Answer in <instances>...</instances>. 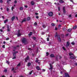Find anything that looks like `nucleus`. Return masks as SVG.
<instances>
[{"label": "nucleus", "mask_w": 77, "mask_h": 77, "mask_svg": "<svg viewBox=\"0 0 77 77\" xmlns=\"http://www.w3.org/2000/svg\"><path fill=\"white\" fill-rule=\"evenodd\" d=\"M15 16H13L11 18V20L12 21H14V19H15Z\"/></svg>", "instance_id": "13"}, {"label": "nucleus", "mask_w": 77, "mask_h": 77, "mask_svg": "<svg viewBox=\"0 0 77 77\" xmlns=\"http://www.w3.org/2000/svg\"><path fill=\"white\" fill-rule=\"evenodd\" d=\"M36 18L38 19L39 18V16H36Z\"/></svg>", "instance_id": "48"}, {"label": "nucleus", "mask_w": 77, "mask_h": 77, "mask_svg": "<svg viewBox=\"0 0 77 77\" xmlns=\"http://www.w3.org/2000/svg\"><path fill=\"white\" fill-rule=\"evenodd\" d=\"M50 56L51 57H54V54H52L50 55Z\"/></svg>", "instance_id": "12"}, {"label": "nucleus", "mask_w": 77, "mask_h": 77, "mask_svg": "<svg viewBox=\"0 0 77 77\" xmlns=\"http://www.w3.org/2000/svg\"><path fill=\"white\" fill-rule=\"evenodd\" d=\"M71 30H72V29H69L67 31L68 32H71Z\"/></svg>", "instance_id": "25"}, {"label": "nucleus", "mask_w": 77, "mask_h": 77, "mask_svg": "<svg viewBox=\"0 0 77 77\" xmlns=\"http://www.w3.org/2000/svg\"><path fill=\"white\" fill-rule=\"evenodd\" d=\"M65 75L66 76V77H70L69 76V75L68 73H65Z\"/></svg>", "instance_id": "16"}, {"label": "nucleus", "mask_w": 77, "mask_h": 77, "mask_svg": "<svg viewBox=\"0 0 77 77\" xmlns=\"http://www.w3.org/2000/svg\"><path fill=\"white\" fill-rule=\"evenodd\" d=\"M42 35H44V34H45V32H42Z\"/></svg>", "instance_id": "49"}, {"label": "nucleus", "mask_w": 77, "mask_h": 77, "mask_svg": "<svg viewBox=\"0 0 77 77\" xmlns=\"http://www.w3.org/2000/svg\"><path fill=\"white\" fill-rule=\"evenodd\" d=\"M46 56H48V55L49 54V53H48V52H46Z\"/></svg>", "instance_id": "38"}, {"label": "nucleus", "mask_w": 77, "mask_h": 77, "mask_svg": "<svg viewBox=\"0 0 77 77\" xmlns=\"http://www.w3.org/2000/svg\"><path fill=\"white\" fill-rule=\"evenodd\" d=\"M71 44H72V45H75V43L73 42H71Z\"/></svg>", "instance_id": "31"}, {"label": "nucleus", "mask_w": 77, "mask_h": 77, "mask_svg": "<svg viewBox=\"0 0 77 77\" xmlns=\"http://www.w3.org/2000/svg\"><path fill=\"white\" fill-rule=\"evenodd\" d=\"M5 45H2V47L3 48H5Z\"/></svg>", "instance_id": "55"}, {"label": "nucleus", "mask_w": 77, "mask_h": 77, "mask_svg": "<svg viewBox=\"0 0 77 77\" xmlns=\"http://www.w3.org/2000/svg\"><path fill=\"white\" fill-rule=\"evenodd\" d=\"M39 60H38V58H36V60L35 61V62H38Z\"/></svg>", "instance_id": "29"}, {"label": "nucleus", "mask_w": 77, "mask_h": 77, "mask_svg": "<svg viewBox=\"0 0 77 77\" xmlns=\"http://www.w3.org/2000/svg\"><path fill=\"white\" fill-rule=\"evenodd\" d=\"M7 3L8 4H9V1H7Z\"/></svg>", "instance_id": "53"}, {"label": "nucleus", "mask_w": 77, "mask_h": 77, "mask_svg": "<svg viewBox=\"0 0 77 77\" xmlns=\"http://www.w3.org/2000/svg\"><path fill=\"white\" fill-rule=\"evenodd\" d=\"M20 47V46H19V45H17L16 46L17 47Z\"/></svg>", "instance_id": "64"}, {"label": "nucleus", "mask_w": 77, "mask_h": 77, "mask_svg": "<svg viewBox=\"0 0 77 77\" xmlns=\"http://www.w3.org/2000/svg\"><path fill=\"white\" fill-rule=\"evenodd\" d=\"M32 35V32H30L29 34L28 35L29 36H31Z\"/></svg>", "instance_id": "27"}, {"label": "nucleus", "mask_w": 77, "mask_h": 77, "mask_svg": "<svg viewBox=\"0 0 77 77\" xmlns=\"http://www.w3.org/2000/svg\"><path fill=\"white\" fill-rule=\"evenodd\" d=\"M77 26H74L73 27V29H76V28H77Z\"/></svg>", "instance_id": "32"}, {"label": "nucleus", "mask_w": 77, "mask_h": 77, "mask_svg": "<svg viewBox=\"0 0 77 77\" xmlns=\"http://www.w3.org/2000/svg\"><path fill=\"white\" fill-rule=\"evenodd\" d=\"M32 39H34V40H36V37H32Z\"/></svg>", "instance_id": "28"}, {"label": "nucleus", "mask_w": 77, "mask_h": 77, "mask_svg": "<svg viewBox=\"0 0 77 77\" xmlns=\"http://www.w3.org/2000/svg\"><path fill=\"white\" fill-rule=\"evenodd\" d=\"M69 56H72V55H73V54L72 53H69Z\"/></svg>", "instance_id": "24"}, {"label": "nucleus", "mask_w": 77, "mask_h": 77, "mask_svg": "<svg viewBox=\"0 0 77 77\" xmlns=\"http://www.w3.org/2000/svg\"><path fill=\"white\" fill-rule=\"evenodd\" d=\"M25 21H26V19H24L22 20V21L21 22V23H23V22H25Z\"/></svg>", "instance_id": "17"}, {"label": "nucleus", "mask_w": 77, "mask_h": 77, "mask_svg": "<svg viewBox=\"0 0 77 77\" xmlns=\"http://www.w3.org/2000/svg\"><path fill=\"white\" fill-rule=\"evenodd\" d=\"M29 59V56H27L25 59V61L26 62H27V60H28Z\"/></svg>", "instance_id": "4"}, {"label": "nucleus", "mask_w": 77, "mask_h": 77, "mask_svg": "<svg viewBox=\"0 0 77 77\" xmlns=\"http://www.w3.org/2000/svg\"><path fill=\"white\" fill-rule=\"evenodd\" d=\"M50 68H49V69H53V66L51 64V63L49 64Z\"/></svg>", "instance_id": "7"}, {"label": "nucleus", "mask_w": 77, "mask_h": 77, "mask_svg": "<svg viewBox=\"0 0 77 77\" xmlns=\"http://www.w3.org/2000/svg\"><path fill=\"white\" fill-rule=\"evenodd\" d=\"M35 15H38V13H35Z\"/></svg>", "instance_id": "56"}, {"label": "nucleus", "mask_w": 77, "mask_h": 77, "mask_svg": "<svg viewBox=\"0 0 77 77\" xmlns=\"http://www.w3.org/2000/svg\"><path fill=\"white\" fill-rule=\"evenodd\" d=\"M2 17L3 18V19H5V17H4V16H2Z\"/></svg>", "instance_id": "60"}, {"label": "nucleus", "mask_w": 77, "mask_h": 77, "mask_svg": "<svg viewBox=\"0 0 77 77\" xmlns=\"http://www.w3.org/2000/svg\"><path fill=\"white\" fill-rule=\"evenodd\" d=\"M7 70L6 69H5L4 71V72H7Z\"/></svg>", "instance_id": "36"}, {"label": "nucleus", "mask_w": 77, "mask_h": 77, "mask_svg": "<svg viewBox=\"0 0 77 77\" xmlns=\"http://www.w3.org/2000/svg\"><path fill=\"white\" fill-rule=\"evenodd\" d=\"M63 29L64 31H65L66 30V28H64Z\"/></svg>", "instance_id": "30"}, {"label": "nucleus", "mask_w": 77, "mask_h": 77, "mask_svg": "<svg viewBox=\"0 0 77 77\" xmlns=\"http://www.w3.org/2000/svg\"><path fill=\"white\" fill-rule=\"evenodd\" d=\"M62 57L60 56H57L56 59L57 61H58V59H60Z\"/></svg>", "instance_id": "3"}, {"label": "nucleus", "mask_w": 77, "mask_h": 77, "mask_svg": "<svg viewBox=\"0 0 77 77\" xmlns=\"http://www.w3.org/2000/svg\"><path fill=\"white\" fill-rule=\"evenodd\" d=\"M70 58L71 59H75V58H74V56H71Z\"/></svg>", "instance_id": "11"}, {"label": "nucleus", "mask_w": 77, "mask_h": 77, "mask_svg": "<svg viewBox=\"0 0 77 77\" xmlns=\"http://www.w3.org/2000/svg\"><path fill=\"white\" fill-rule=\"evenodd\" d=\"M14 9V7L13 6L12 7V8H11L12 11H13Z\"/></svg>", "instance_id": "37"}, {"label": "nucleus", "mask_w": 77, "mask_h": 77, "mask_svg": "<svg viewBox=\"0 0 77 77\" xmlns=\"http://www.w3.org/2000/svg\"><path fill=\"white\" fill-rule=\"evenodd\" d=\"M60 27H61V25H59L58 27V29H59V30H60Z\"/></svg>", "instance_id": "20"}, {"label": "nucleus", "mask_w": 77, "mask_h": 77, "mask_svg": "<svg viewBox=\"0 0 77 77\" xmlns=\"http://www.w3.org/2000/svg\"><path fill=\"white\" fill-rule=\"evenodd\" d=\"M36 68L37 70H39L40 69V67H39V66H37L36 67Z\"/></svg>", "instance_id": "15"}, {"label": "nucleus", "mask_w": 77, "mask_h": 77, "mask_svg": "<svg viewBox=\"0 0 77 77\" xmlns=\"http://www.w3.org/2000/svg\"><path fill=\"white\" fill-rule=\"evenodd\" d=\"M0 31H1V32H3V30H2V29H0Z\"/></svg>", "instance_id": "58"}, {"label": "nucleus", "mask_w": 77, "mask_h": 77, "mask_svg": "<svg viewBox=\"0 0 77 77\" xmlns=\"http://www.w3.org/2000/svg\"><path fill=\"white\" fill-rule=\"evenodd\" d=\"M20 30H19L18 31V33L17 34V36L19 37L20 36H21V34L20 33Z\"/></svg>", "instance_id": "8"}, {"label": "nucleus", "mask_w": 77, "mask_h": 77, "mask_svg": "<svg viewBox=\"0 0 77 77\" xmlns=\"http://www.w3.org/2000/svg\"><path fill=\"white\" fill-rule=\"evenodd\" d=\"M7 29H9V26L7 25Z\"/></svg>", "instance_id": "42"}, {"label": "nucleus", "mask_w": 77, "mask_h": 77, "mask_svg": "<svg viewBox=\"0 0 77 77\" xmlns=\"http://www.w3.org/2000/svg\"><path fill=\"white\" fill-rule=\"evenodd\" d=\"M25 8H27V5H25Z\"/></svg>", "instance_id": "61"}, {"label": "nucleus", "mask_w": 77, "mask_h": 77, "mask_svg": "<svg viewBox=\"0 0 77 77\" xmlns=\"http://www.w3.org/2000/svg\"><path fill=\"white\" fill-rule=\"evenodd\" d=\"M51 26H55V24L52 23L51 24Z\"/></svg>", "instance_id": "23"}, {"label": "nucleus", "mask_w": 77, "mask_h": 77, "mask_svg": "<svg viewBox=\"0 0 77 77\" xmlns=\"http://www.w3.org/2000/svg\"><path fill=\"white\" fill-rule=\"evenodd\" d=\"M75 65H76V66H77V63H75Z\"/></svg>", "instance_id": "62"}, {"label": "nucleus", "mask_w": 77, "mask_h": 77, "mask_svg": "<svg viewBox=\"0 0 77 77\" xmlns=\"http://www.w3.org/2000/svg\"><path fill=\"white\" fill-rule=\"evenodd\" d=\"M31 65V63H29L28 64V66H30Z\"/></svg>", "instance_id": "22"}, {"label": "nucleus", "mask_w": 77, "mask_h": 77, "mask_svg": "<svg viewBox=\"0 0 77 77\" xmlns=\"http://www.w3.org/2000/svg\"><path fill=\"white\" fill-rule=\"evenodd\" d=\"M9 62L8 61H7L6 63H8V65H9Z\"/></svg>", "instance_id": "39"}, {"label": "nucleus", "mask_w": 77, "mask_h": 77, "mask_svg": "<svg viewBox=\"0 0 77 77\" xmlns=\"http://www.w3.org/2000/svg\"><path fill=\"white\" fill-rule=\"evenodd\" d=\"M68 17L69 18H71L72 17V16H71V15L70 14V15H69L68 16Z\"/></svg>", "instance_id": "34"}, {"label": "nucleus", "mask_w": 77, "mask_h": 77, "mask_svg": "<svg viewBox=\"0 0 77 77\" xmlns=\"http://www.w3.org/2000/svg\"><path fill=\"white\" fill-rule=\"evenodd\" d=\"M8 19H6V20L4 21V23H6V22H8Z\"/></svg>", "instance_id": "26"}, {"label": "nucleus", "mask_w": 77, "mask_h": 77, "mask_svg": "<svg viewBox=\"0 0 77 77\" xmlns=\"http://www.w3.org/2000/svg\"><path fill=\"white\" fill-rule=\"evenodd\" d=\"M7 30L8 32H10V31H11V29H10L9 28H8L7 29Z\"/></svg>", "instance_id": "33"}, {"label": "nucleus", "mask_w": 77, "mask_h": 77, "mask_svg": "<svg viewBox=\"0 0 77 77\" xmlns=\"http://www.w3.org/2000/svg\"><path fill=\"white\" fill-rule=\"evenodd\" d=\"M58 9L59 11H60V7H58Z\"/></svg>", "instance_id": "45"}, {"label": "nucleus", "mask_w": 77, "mask_h": 77, "mask_svg": "<svg viewBox=\"0 0 77 77\" xmlns=\"http://www.w3.org/2000/svg\"><path fill=\"white\" fill-rule=\"evenodd\" d=\"M16 52H14V53H13V56L15 57V56H16V54L15 53Z\"/></svg>", "instance_id": "21"}, {"label": "nucleus", "mask_w": 77, "mask_h": 77, "mask_svg": "<svg viewBox=\"0 0 77 77\" xmlns=\"http://www.w3.org/2000/svg\"><path fill=\"white\" fill-rule=\"evenodd\" d=\"M55 30H57V28H55Z\"/></svg>", "instance_id": "57"}, {"label": "nucleus", "mask_w": 77, "mask_h": 77, "mask_svg": "<svg viewBox=\"0 0 77 77\" xmlns=\"http://www.w3.org/2000/svg\"><path fill=\"white\" fill-rule=\"evenodd\" d=\"M9 38H7L6 39V40H9Z\"/></svg>", "instance_id": "59"}, {"label": "nucleus", "mask_w": 77, "mask_h": 77, "mask_svg": "<svg viewBox=\"0 0 77 77\" xmlns=\"http://www.w3.org/2000/svg\"><path fill=\"white\" fill-rule=\"evenodd\" d=\"M55 38L57 37V39L59 42H61V39H60V37L59 35L57 34V32H56V35L55 36Z\"/></svg>", "instance_id": "1"}, {"label": "nucleus", "mask_w": 77, "mask_h": 77, "mask_svg": "<svg viewBox=\"0 0 77 77\" xmlns=\"http://www.w3.org/2000/svg\"><path fill=\"white\" fill-rule=\"evenodd\" d=\"M59 2L61 3H64V1L63 0H60Z\"/></svg>", "instance_id": "14"}, {"label": "nucleus", "mask_w": 77, "mask_h": 77, "mask_svg": "<svg viewBox=\"0 0 77 77\" xmlns=\"http://www.w3.org/2000/svg\"><path fill=\"white\" fill-rule=\"evenodd\" d=\"M17 3V1H15L14 2V3L16 4Z\"/></svg>", "instance_id": "44"}, {"label": "nucleus", "mask_w": 77, "mask_h": 77, "mask_svg": "<svg viewBox=\"0 0 77 77\" xmlns=\"http://www.w3.org/2000/svg\"><path fill=\"white\" fill-rule=\"evenodd\" d=\"M27 21H29L30 20V17H28L27 18Z\"/></svg>", "instance_id": "18"}, {"label": "nucleus", "mask_w": 77, "mask_h": 77, "mask_svg": "<svg viewBox=\"0 0 77 77\" xmlns=\"http://www.w3.org/2000/svg\"><path fill=\"white\" fill-rule=\"evenodd\" d=\"M49 38H47V41H49Z\"/></svg>", "instance_id": "43"}, {"label": "nucleus", "mask_w": 77, "mask_h": 77, "mask_svg": "<svg viewBox=\"0 0 77 77\" xmlns=\"http://www.w3.org/2000/svg\"><path fill=\"white\" fill-rule=\"evenodd\" d=\"M32 71L29 72V74H32Z\"/></svg>", "instance_id": "47"}, {"label": "nucleus", "mask_w": 77, "mask_h": 77, "mask_svg": "<svg viewBox=\"0 0 77 77\" xmlns=\"http://www.w3.org/2000/svg\"><path fill=\"white\" fill-rule=\"evenodd\" d=\"M9 11V8H7V11Z\"/></svg>", "instance_id": "46"}, {"label": "nucleus", "mask_w": 77, "mask_h": 77, "mask_svg": "<svg viewBox=\"0 0 77 77\" xmlns=\"http://www.w3.org/2000/svg\"><path fill=\"white\" fill-rule=\"evenodd\" d=\"M34 25L35 26H37V23H36V22L35 23Z\"/></svg>", "instance_id": "35"}, {"label": "nucleus", "mask_w": 77, "mask_h": 77, "mask_svg": "<svg viewBox=\"0 0 77 77\" xmlns=\"http://www.w3.org/2000/svg\"><path fill=\"white\" fill-rule=\"evenodd\" d=\"M23 9V7H20V10H22Z\"/></svg>", "instance_id": "40"}, {"label": "nucleus", "mask_w": 77, "mask_h": 77, "mask_svg": "<svg viewBox=\"0 0 77 77\" xmlns=\"http://www.w3.org/2000/svg\"><path fill=\"white\" fill-rule=\"evenodd\" d=\"M14 49H16L17 48V47H14Z\"/></svg>", "instance_id": "54"}, {"label": "nucleus", "mask_w": 77, "mask_h": 77, "mask_svg": "<svg viewBox=\"0 0 77 77\" xmlns=\"http://www.w3.org/2000/svg\"><path fill=\"white\" fill-rule=\"evenodd\" d=\"M69 44H70V43L69 42H67L66 43V48L68 47H69Z\"/></svg>", "instance_id": "5"}, {"label": "nucleus", "mask_w": 77, "mask_h": 77, "mask_svg": "<svg viewBox=\"0 0 77 77\" xmlns=\"http://www.w3.org/2000/svg\"><path fill=\"white\" fill-rule=\"evenodd\" d=\"M20 66V63H19L17 65V66Z\"/></svg>", "instance_id": "50"}, {"label": "nucleus", "mask_w": 77, "mask_h": 77, "mask_svg": "<svg viewBox=\"0 0 77 77\" xmlns=\"http://www.w3.org/2000/svg\"><path fill=\"white\" fill-rule=\"evenodd\" d=\"M63 13H66V11H65V7H63Z\"/></svg>", "instance_id": "10"}, {"label": "nucleus", "mask_w": 77, "mask_h": 77, "mask_svg": "<svg viewBox=\"0 0 77 77\" xmlns=\"http://www.w3.org/2000/svg\"><path fill=\"white\" fill-rule=\"evenodd\" d=\"M12 71H14V68H12Z\"/></svg>", "instance_id": "63"}, {"label": "nucleus", "mask_w": 77, "mask_h": 77, "mask_svg": "<svg viewBox=\"0 0 77 77\" xmlns=\"http://www.w3.org/2000/svg\"><path fill=\"white\" fill-rule=\"evenodd\" d=\"M0 3H3V1L2 0H0Z\"/></svg>", "instance_id": "51"}, {"label": "nucleus", "mask_w": 77, "mask_h": 77, "mask_svg": "<svg viewBox=\"0 0 77 77\" xmlns=\"http://www.w3.org/2000/svg\"><path fill=\"white\" fill-rule=\"evenodd\" d=\"M63 49L64 50H66V49H65V47H63Z\"/></svg>", "instance_id": "41"}, {"label": "nucleus", "mask_w": 77, "mask_h": 77, "mask_svg": "<svg viewBox=\"0 0 77 77\" xmlns=\"http://www.w3.org/2000/svg\"><path fill=\"white\" fill-rule=\"evenodd\" d=\"M31 5L32 6H33V5H35V2L33 1H32L31 2Z\"/></svg>", "instance_id": "9"}, {"label": "nucleus", "mask_w": 77, "mask_h": 77, "mask_svg": "<svg viewBox=\"0 0 77 77\" xmlns=\"http://www.w3.org/2000/svg\"><path fill=\"white\" fill-rule=\"evenodd\" d=\"M42 26L44 29H45L46 27V26H45V25L44 24Z\"/></svg>", "instance_id": "19"}, {"label": "nucleus", "mask_w": 77, "mask_h": 77, "mask_svg": "<svg viewBox=\"0 0 77 77\" xmlns=\"http://www.w3.org/2000/svg\"><path fill=\"white\" fill-rule=\"evenodd\" d=\"M16 58V57H13L12 59H15Z\"/></svg>", "instance_id": "52"}, {"label": "nucleus", "mask_w": 77, "mask_h": 77, "mask_svg": "<svg viewBox=\"0 0 77 77\" xmlns=\"http://www.w3.org/2000/svg\"><path fill=\"white\" fill-rule=\"evenodd\" d=\"M22 42L23 43H24V44H27V40L26 39V38H25L22 39Z\"/></svg>", "instance_id": "2"}, {"label": "nucleus", "mask_w": 77, "mask_h": 77, "mask_svg": "<svg viewBox=\"0 0 77 77\" xmlns=\"http://www.w3.org/2000/svg\"><path fill=\"white\" fill-rule=\"evenodd\" d=\"M53 12H50L48 13V15L50 17H51V16H53Z\"/></svg>", "instance_id": "6"}]
</instances>
